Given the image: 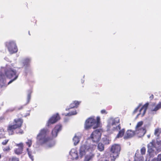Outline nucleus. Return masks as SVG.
Listing matches in <instances>:
<instances>
[{
    "label": "nucleus",
    "instance_id": "obj_36",
    "mask_svg": "<svg viewBox=\"0 0 161 161\" xmlns=\"http://www.w3.org/2000/svg\"><path fill=\"white\" fill-rule=\"evenodd\" d=\"M12 161H19V158L16 157H13L12 159Z\"/></svg>",
    "mask_w": 161,
    "mask_h": 161
},
{
    "label": "nucleus",
    "instance_id": "obj_4",
    "mask_svg": "<svg viewBox=\"0 0 161 161\" xmlns=\"http://www.w3.org/2000/svg\"><path fill=\"white\" fill-rule=\"evenodd\" d=\"M16 71L11 68H8L5 71V74L9 79H11L14 76V79L10 80L8 83L9 84L13 81L16 80L18 77V75H16Z\"/></svg>",
    "mask_w": 161,
    "mask_h": 161
},
{
    "label": "nucleus",
    "instance_id": "obj_38",
    "mask_svg": "<svg viewBox=\"0 0 161 161\" xmlns=\"http://www.w3.org/2000/svg\"><path fill=\"white\" fill-rule=\"evenodd\" d=\"M140 107V106H138L134 110V113H136L137 111V110H138V109H139V108Z\"/></svg>",
    "mask_w": 161,
    "mask_h": 161
},
{
    "label": "nucleus",
    "instance_id": "obj_44",
    "mask_svg": "<svg viewBox=\"0 0 161 161\" xmlns=\"http://www.w3.org/2000/svg\"><path fill=\"white\" fill-rule=\"evenodd\" d=\"M23 108L22 107H21L19 108V109L20 110L21 109Z\"/></svg>",
    "mask_w": 161,
    "mask_h": 161
},
{
    "label": "nucleus",
    "instance_id": "obj_35",
    "mask_svg": "<svg viewBox=\"0 0 161 161\" xmlns=\"http://www.w3.org/2000/svg\"><path fill=\"white\" fill-rule=\"evenodd\" d=\"M156 159H158L159 161H161V154H159L157 156V158H156Z\"/></svg>",
    "mask_w": 161,
    "mask_h": 161
},
{
    "label": "nucleus",
    "instance_id": "obj_41",
    "mask_svg": "<svg viewBox=\"0 0 161 161\" xmlns=\"http://www.w3.org/2000/svg\"><path fill=\"white\" fill-rule=\"evenodd\" d=\"M152 161H159L158 159H156V158H154L152 160Z\"/></svg>",
    "mask_w": 161,
    "mask_h": 161
},
{
    "label": "nucleus",
    "instance_id": "obj_20",
    "mask_svg": "<svg viewBox=\"0 0 161 161\" xmlns=\"http://www.w3.org/2000/svg\"><path fill=\"white\" fill-rule=\"evenodd\" d=\"M161 134V128H156L154 130V134L158 138Z\"/></svg>",
    "mask_w": 161,
    "mask_h": 161
},
{
    "label": "nucleus",
    "instance_id": "obj_1",
    "mask_svg": "<svg viewBox=\"0 0 161 161\" xmlns=\"http://www.w3.org/2000/svg\"><path fill=\"white\" fill-rule=\"evenodd\" d=\"M62 129V126L60 125H56L53 130L52 132V137L47 136V130L45 129H41L37 135L36 139L37 143L42 145L49 142L53 138L56 137L58 135V132Z\"/></svg>",
    "mask_w": 161,
    "mask_h": 161
},
{
    "label": "nucleus",
    "instance_id": "obj_47",
    "mask_svg": "<svg viewBox=\"0 0 161 161\" xmlns=\"http://www.w3.org/2000/svg\"><path fill=\"white\" fill-rule=\"evenodd\" d=\"M26 116V115H24V116Z\"/></svg>",
    "mask_w": 161,
    "mask_h": 161
},
{
    "label": "nucleus",
    "instance_id": "obj_40",
    "mask_svg": "<svg viewBox=\"0 0 161 161\" xmlns=\"http://www.w3.org/2000/svg\"><path fill=\"white\" fill-rule=\"evenodd\" d=\"M23 133V130H20V131H19V132H17V133H21V134H22Z\"/></svg>",
    "mask_w": 161,
    "mask_h": 161
},
{
    "label": "nucleus",
    "instance_id": "obj_15",
    "mask_svg": "<svg viewBox=\"0 0 161 161\" xmlns=\"http://www.w3.org/2000/svg\"><path fill=\"white\" fill-rule=\"evenodd\" d=\"M18 128L15 124L9 125L8 128L7 130L9 135H12L14 134V130Z\"/></svg>",
    "mask_w": 161,
    "mask_h": 161
},
{
    "label": "nucleus",
    "instance_id": "obj_50",
    "mask_svg": "<svg viewBox=\"0 0 161 161\" xmlns=\"http://www.w3.org/2000/svg\"><path fill=\"white\" fill-rule=\"evenodd\" d=\"M1 138V137H0V139Z\"/></svg>",
    "mask_w": 161,
    "mask_h": 161
},
{
    "label": "nucleus",
    "instance_id": "obj_18",
    "mask_svg": "<svg viewBox=\"0 0 161 161\" xmlns=\"http://www.w3.org/2000/svg\"><path fill=\"white\" fill-rule=\"evenodd\" d=\"M119 123V119L118 117L115 118L114 119L112 122L111 124H109L108 125V127L109 128L111 126H113L114 125H116L117 124Z\"/></svg>",
    "mask_w": 161,
    "mask_h": 161
},
{
    "label": "nucleus",
    "instance_id": "obj_29",
    "mask_svg": "<svg viewBox=\"0 0 161 161\" xmlns=\"http://www.w3.org/2000/svg\"><path fill=\"white\" fill-rule=\"evenodd\" d=\"M76 114L77 112L75 110L73 111L69 112L68 114V116H70L71 115H75Z\"/></svg>",
    "mask_w": 161,
    "mask_h": 161
},
{
    "label": "nucleus",
    "instance_id": "obj_43",
    "mask_svg": "<svg viewBox=\"0 0 161 161\" xmlns=\"http://www.w3.org/2000/svg\"><path fill=\"white\" fill-rule=\"evenodd\" d=\"M147 137L148 138H149L150 137V135H147Z\"/></svg>",
    "mask_w": 161,
    "mask_h": 161
},
{
    "label": "nucleus",
    "instance_id": "obj_39",
    "mask_svg": "<svg viewBox=\"0 0 161 161\" xmlns=\"http://www.w3.org/2000/svg\"><path fill=\"white\" fill-rule=\"evenodd\" d=\"M154 98V96L153 94H151L149 97V98L150 100H152Z\"/></svg>",
    "mask_w": 161,
    "mask_h": 161
},
{
    "label": "nucleus",
    "instance_id": "obj_24",
    "mask_svg": "<svg viewBox=\"0 0 161 161\" xmlns=\"http://www.w3.org/2000/svg\"><path fill=\"white\" fill-rule=\"evenodd\" d=\"M143 124V122L142 121H140L138 122L136 125L135 127V130L138 129H140L142 127L141 126Z\"/></svg>",
    "mask_w": 161,
    "mask_h": 161
},
{
    "label": "nucleus",
    "instance_id": "obj_34",
    "mask_svg": "<svg viewBox=\"0 0 161 161\" xmlns=\"http://www.w3.org/2000/svg\"><path fill=\"white\" fill-rule=\"evenodd\" d=\"M31 93H29L27 96V103H29L30 100L31 98Z\"/></svg>",
    "mask_w": 161,
    "mask_h": 161
},
{
    "label": "nucleus",
    "instance_id": "obj_21",
    "mask_svg": "<svg viewBox=\"0 0 161 161\" xmlns=\"http://www.w3.org/2000/svg\"><path fill=\"white\" fill-rule=\"evenodd\" d=\"M75 145H77L80 142V138L78 136H75L73 139Z\"/></svg>",
    "mask_w": 161,
    "mask_h": 161
},
{
    "label": "nucleus",
    "instance_id": "obj_16",
    "mask_svg": "<svg viewBox=\"0 0 161 161\" xmlns=\"http://www.w3.org/2000/svg\"><path fill=\"white\" fill-rule=\"evenodd\" d=\"M14 121L15 123V125L18 127V128H20L21 127L23 123V120L21 118L15 119Z\"/></svg>",
    "mask_w": 161,
    "mask_h": 161
},
{
    "label": "nucleus",
    "instance_id": "obj_27",
    "mask_svg": "<svg viewBox=\"0 0 161 161\" xmlns=\"http://www.w3.org/2000/svg\"><path fill=\"white\" fill-rule=\"evenodd\" d=\"M30 59L29 58H26L25 59L23 62L24 66H28L30 62Z\"/></svg>",
    "mask_w": 161,
    "mask_h": 161
},
{
    "label": "nucleus",
    "instance_id": "obj_12",
    "mask_svg": "<svg viewBox=\"0 0 161 161\" xmlns=\"http://www.w3.org/2000/svg\"><path fill=\"white\" fill-rule=\"evenodd\" d=\"M152 108L151 111L156 112L159 109H161V101L159 102L156 105L155 103H153L151 105Z\"/></svg>",
    "mask_w": 161,
    "mask_h": 161
},
{
    "label": "nucleus",
    "instance_id": "obj_17",
    "mask_svg": "<svg viewBox=\"0 0 161 161\" xmlns=\"http://www.w3.org/2000/svg\"><path fill=\"white\" fill-rule=\"evenodd\" d=\"M95 156V154L92 153H90L86 155L85 157L84 161H89L92 159Z\"/></svg>",
    "mask_w": 161,
    "mask_h": 161
},
{
    "label": "nucleus",
    "instance_id": "obj_37",
    "mask_svg": "<svg viewBox=\"0 0 161 161\" xmlns=\"http://www.w3.org/2000/svg\"><path fill=\"white\" fill-rule=\"evenodd\" d=\"M101 113L102 114H106L107 113V112L105 109H103L101 110Z\"/></svg>",
    "mask_w": 161,
    "mask_h": 161
},
{
    "label": "nucleus",
    "instance_id": "obj_46",
    "mask_svg": "<svg viewBox=\"0 0 161 161\" xmlns=\"http://www.w3.org/2000/svg\"><path fill=\"white\" fill-rule=\"evenodd\" d=\"M109 143V142L108 141V142L107 144H108Z\"/></svg>",
    "mask_w": 161,
    "mask_h": 161
},
{
    "label": "nucleus",
    "instance_id": "obj_28",
    "mask_svg": "<svg viewBox=\"0 0 161 161\" xmlns=\"http://www.w3.org/2000/svg\"><path fill=\"white\" fill-rule=\"evenodd\" d=\"M146 148L144 147H143L141 149V155L142 156L143 155H144L146 153Z\"/></svg>",
    "mask_w": 161,
    "mask_h": 161
},
{
    "label": "nucleus",
    "instance_id": "obj_42",
    "mask_svg": "<svg viewBox=\"0 0 161 161\" xmlns=\"http://www.w3.org/2000/svg\"><path fill=\"white\" fill-rule=\"evenodd\" d=\"M101 161H109L107 159H102L101 160Z\"/></svg>",
    "mask_w": 161,
    "mask_h": 161
},
{
    "label": "nucleus",
    "instance_id": "obj_30",
    "mask_svg": "<svg viewBox=\"0 0 161 161\" xmlns=\"http://www.w3.org/2000/svg\"><path fill=\"white\" fill-rule=\"evenodd\" d=\"M16 146L18 147L19 148H21L23 149V144L22 143H20L19 144H16Z\"/></svg>",
    "mask_w": 161,
    "mask_h": 161
},
{
    "label": "nucleus",
    "instance_id": "obj_31",
    "mask_svg": "<svg viewBox=\"0 0 161 161\" xmlns=\"http://www.w3.org/2000/svg\"><path fill=\"white\" fill-rule=\"evenodd\" d=\"M3 151L5 152V151H9L10 150V148L9 146L6 147H4L3 149Z\"/></svg>",
    "mask_w": 161,
    "mask_h": 161
},
{
    "label": "nucleus",
    "instance_id": "obj_3",
    "mask_svg": "<svg viewBox=\"0 0 161 161\" xmlns=\"http://www.w3.org/2000/svg\"><path fill=\"white\" fill-rule=\"evenodd\" d=\"M121 147L118 144L112 145L110 150V156L111 161H115L118 158L121 151Z\"/></svg>",
    "mask_w": 161,
    "mask_h": 161
},
{
    "label": "nucleus",
    "instance_id": "obj_32",
    "mask_svg": "<svg viewBox=\"0 0 161 161\" xmlns=\"http://www.w3.org/2000/svg\"><path fill=\"white\" fill-rule=\"evenodd\" d=\"M26 144L30 147L32 145V141L31 140H29L27 142H26Z\"/></svg>",
    "mask_w": 161,
    "mask_h": 161
},
{
    "label": "nucleus",
    "instance_id": "obj_5",
    "mask_svg": "<svg viewBox=\"0 0 161 161\" xmlns=\"http://www.w3.org/2000/svg\"><path fill=\"white\" fill-rule=\"evenodd\" d=\"M101 133L99 129L96 130L92 133L90 138L94 142L98 143L101 138Z\"/></svg>",
    "mask_w": 161,
    "mask_h": 161
},
{
    "label": "nucleus",
    "instance_id": "obj_6",
    "mask_svg": "<svg viewBox=\"0 0 161 161\" xmlns=\"http://www.w3.org/2000/svg\"><path fill=\"white\" fill-rule=\"evenodd\" d=\"M6 46L9 51L11 54L16 53L18 51V49L16 44L14 41H10L7 42Z\"/></svg>",
    "mask_w": 161,
    "mask_h": 161
},
{
    "label": "nucleus",
    "instance_id": "obj_48",
    "mask_svg": "<svg viewBox=\"0 0 161 161\" xmlns=\"http://www.w3.org/2000/svg\"><path fill=\"white\" fill-rule=\"evenodd\" d=\"M29 32H29V35H30V34Z\"/></svg>",
    "mask_w": 161,
    "mask_h": 161
},
{
    "label": "nucleus",
    "instance_id": "obj_26",
    "mask_svg": "<svg viewBox=\"0 0 161 161\" xmlns=\"http://www.w3.org/2000/svg\"><path fill=\"white\" fill-rule=\"evenodd\" d=\"M71 155L72 157L71 159L72 160L76 159L78 158V156L77 153H72L71 154Z\"/></svg>",
    "mask_w": 161,
    "mask_h": 161
},
{
    "label": "nucleus",
    "instance_id": "obj_33",
    "mask_svg": "<svg viewBox=\"0 0 161 161\" xmlns=\"http://www.w3.org/2000/svg\"><path fill=\"white\" fill-rule=\"evenodd\" d=\"M9 141V139H6L2 142V144L3 145H6Z\"/></svg>",
    "mask_w": 161,
    "mask_h": 161
},
{
    "label": "nucleus",
    "instance_id": "obj_8",
    "mask_svg": "<svg viewBox=\"0 0 161 161\" xmlns=\"http://www.w3.org/2000/svg\"><path fill=\"white\" fill-rule=\"evenodd\" d=\"M120 129L121 126L120 124L118 125L115 128L114 127L113 130H120L116 136V138H121L123 137L124 135L125 132V129L124 128L122 129L121 130H120Z\"/></svg>",
    "mask_w": 161,
    "mask_h": 161
},
{
    "label": "nucleus",
    "instance_id": "obj_14",
    "mask_svg": "<svg viewBox=\"0 0 161 161\" xmlns=\"http://www.w3.org/2000/svg\"><path fill=\"white\" fill-rule=\"evenodd\" d=\"M144 157L142 156L139 151H136L134 157V161H143Z\"/></svg>",
    "mask_w": 161,
    "mask_h": 161
},
{
    "label": "nucleus",
    "instance_id": "obj_9",
    "mask_svg": "<svg viewBox=\"0 0 161 161\" xmlns=\"http://www.w3.org/2000/svg\"><path fill=\"white\" fill-rule=\"evenodd\" d=\"M136 134H137L139 137H143L146 132V130L145 127L141 128L135 130Z\"/></svg>",
    "mask_w": 161,
    "mask_h": 161
},
{
    "label": "nucleus",
    "instance_id": "obj_10",
    "mask_svg": "<svg viewBox=\"0 0 161 161\" xmlns=\"http://www.w3.org/2000/svg\"><path fill=\"white\" fill-rule=\"evenodd\" d=\"M148 105L149 103H147L144 105L140 110V113L138 114L137 117H138L140 115H141L142 117L146 113Z\"/></svg>",
    "mask_w": 161,
    "mask_h": 161
},
{
    "label": "nucleus",
    "instance_id": "obj_19",
    "mask_svg": "<svg viewBox=\"0 0 161 161\" xmlns=\"http://www.w3.org/2000/svg\"><path fill=\"white\" fill-rule=\"evenodd\" d=\"M80 104V102L77 101H74L71 103L69 106L70 108H77Z\"/></svg>",
    "mask_w": 161,
    "mask_h": 161
},
{
    "label": "nucleus",
    "instance_id": "obj_49",
    "mask_svg": "<svg viewBox=\"0 0 161 161\" xmlns=\"http://www.w3.org/2000/svg\"><path fill=\"white\" fill-rule=\"evenodd\" d=\"M145 161H147V160H146Z\"/></svg>",
    "mask_w": 161,
    "mask_h": 161
},
{
    "label": "nucleus",
    "instance_id": "obj_45",
    "mask_svg": "<svg viewBox=\"0 0 161 161\" xmlns=\"http://www.w3.org/2000/svg\"><path fill=\"white\" fill-rule=\"evenodd\" d=\"M1 158V154H0V159Z\"/></svg>",
    "mask_w": 161,
    "mask_h": 161
},
{
    "label": "nucleus",
    "instance_id": "obj_11",
    "mask_svg": "<svg viewBox=\"0 0 161 161\" xmlns=\"http://www.w3.org/2000/svg\"><path fill=\"white\" fill-rule=\"evenodd\" d=\"M135 134V131H133L130 130H128L125 133L124 138L126 140L131 138L134 136Z\"/></svg>",
    "mask_w": 161,
    "mask_h": 161
},
{
    "label": "nucleus",
    "instance_id": "obj_7",
    "mask_svg": "<svg viewBox=\"0 0 161 161\" xmlns=\"http://www.w3.org/2000/svg\"><path fill=\"white\" fill-rule=\"evenodd\" d=\"M60 117L58 114H56L53 115L51 118L48 120L47 122V126H49L51 124L55 123L57 122L58 120L60 119Z\"/></svg>",
    "mask_w": 161,
    "mask_h": 161
},
{
    "label": "nucleus",
    "instance_id": "obj_13",
    "mask_svg": "<svg viewBox=\"0 0 161 161\" xmlns=\"http://www.w3.org/2000/svg\"><path fill=\"white\" fill-rule=\"evenodd\" d=\"M86 146L85 145H82L81 146L79 149V156L80 158L82 157L86 154Z\"/></svg>",
    "mask_w": 161,
    "mask_h": 161
},
{
    "label": "nucleus",
    "instance_id": "obj_23",
    "mask_svg": "<svg viewBox=\"0 0 161 161\" xmlns=\"http://www.w3.org/2000/svg\"><path fill=\"white\" fill-rule=\"evenodd\" d=\"M26 150L29 158L31 159V161H33L34 160V158L33 156L32 155V152L30 151V149L28 148Z\"/></svg>",
    "mask_w": 161,
    "mask_h": 161
},
{
    "label": "nucleus",
    "instance_id": "obj_22",
    "mask_svg": "<svg viewBox=\"0 0 161 161\" xmlns=\"http://www.w3.org/2000/svg\"><path fill=\"white\" fill-rule=\"evenodd\" d=\"M98 149L100 152L103 151L104 150V146L102 143H99L97 146Z\"/></svg>",
    "mask_w": 161,
    "mask_h": 161
},
{
    "label": "nucleus",
    "instance_id": "obj_2",
    "mask_svg": "<svg viewBox=\"0 0 161 161\" xmlns=\"http://www.w3.org/2000/svg\"><path fill=\"white\" fill-rule=\"evenodd\" d=\"M100 118L97 117L96 119L93 117H90L86 121L85 124V128L86 130L91 129L93 126V128L95 129L99 127Z\"/></svg>",
    "mask_w": 161,
    "mask_h": 161
},
{
    "label": "nucleus",
    "instance_id": "obj_25",
    "mask_svg": "<svg viewBox=\"0 0 161 161\" xmlns=\"http://www.w3.org/2000/svg\"><path fill=\"white\" fill-rule=\"evenodd\" d=\"M23 149L18 148L14 150L15 153L17 154H20L22 153Z\"/></svg>",
    "mask_w": 161,
    "mask_h": 161
}]
</instances>
